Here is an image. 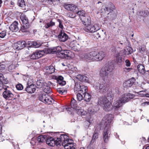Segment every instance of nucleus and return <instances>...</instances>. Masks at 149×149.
I'll return each mask as SVG.
<instances>
[{"label": "nucleus", "instance_id": "1", "mask_svg": "<svg viewBox=\"0 0 149 149\" xmlns=\"http://www.w3.org/2000/svg\"><path fill=\"white\" fill-rule=\"evenodd\" d=\"M81 20L83 24L86 26L84 28V30L87 32L93 33L99 30L100 26L98 24H95L93 25H91V19L88 15H86L84 16L81 17Z\"/></svg>", "mask_w": 149, "mask_h": 149}, {"label": "nucleus", "instance_id": "2", "mask_svg": "<svg viewBox=\"0 0 149 149\" xmlns=\"http://www.w3.org/2000/svg\"><path fill=\"white\" fill-rule=\"evenodd\" d=\"M68 138V136L65 134H61L57 139V142L59 143V146L61 145V143L65 149H75L73 143V141Z\"/></svg>", "mask_w": 149, "mask_h": 149}, {"label": "nucleus", "instance_id": "3", "mask_svg": "<svg viewBox=\"0 0 149 149\" xmlns=\"http://www.w3.org/2000/svg\"><path fill=\"white\" fill-rule=\"evenodd\" d=\"M93 87L97 91L101 93H105L108 91L107 84L103 82H96L94 85Z\"/></svg>", "mask_w": 149, "mask_h": 149}, {"label": "nucleus", "instance_id": "4", "mask_svg": "<svg viewBox=\"0 0 149 149\" xmlns=\"http://www.w3.org/2000/svg\"><path fill=\"white\" fill-rule=\"evenodd\" d=\"M100 75L103 78H106V80L107 82L111 81L113 76V74L109 71H107L104 67L102 68L100 70Z\"/></svg>", "mask_w": 149, "mask_h": 149}, {"label": "nucleus", "instance_id": "5", "mask_svg": "<svg viewBox=\"0 0 149 149\" xmlns=\"http://www.w3.org/2000/svg\"><path fill=\"white\" fill-rule=\"evenodd\" d=\"M110 134V127H105L102 133L103 138L105 142L107 143L108 141Z\"/></svg>", "mask_w": 149, "mask_h": 149}, {"label": "nucleus", "instance_id": "6", "mask_svg": "<svg viewBox=\"0 0 149 149\" xmlns=\"http://www.w3.org/2000/svg\"><path fill=\"white\" fill-rule=\"evenodd\" d=\"M135 97V95L130 93H125L122 95L120 98L123 104L128 102L130 99L133 98Z\"/></svg>", "mask_w": 149, "mask_h": 149}, {"label": "nucleus", "instance_id": "7", "mask_svg": "<svg viewBox=\"0 0 149 149\" xmlns=\"http://www.w3.org/2000/svg\"><path fill=\"white\" fill-rule=\"evenodd\" d=\"M95 51H92L90 52L84 54L83 55V58L87 60L95 61Z\"/></svg>", "mask_w": 149, "mask_h": 149}, {"label": "nucleus", "instance_id": "8", "mask_svg": "<svg viewBox=\"0 0 149 149\" xmlns=\"http://www.w3.org/2000/svg\"><path fill=\"white\" fill-rule=\"evenodd\" d=\"M112 119L113 116L112 114H110L106 115L104 118V120L105 121L104 126L111 127L110 124Z\"/></svg>", "mask_w": 149, "mask_h": 149}, {"label": "nucleus", "instance_id": "9", "mask_svg": "<svg viewBox=\"0 0 149 149\" xmlns=\"http://www.w3.org/2000/svg\"><path fill=\"white\" fill-rule=\"evenodd\" d=\"M123 103L120 98L115 100L113 102V108L116 110H118L122 106Z\"/></svg>", "mask_w": 149, "mask_h": 149}, {"label": "nucleus", "instance_id": "10", "mask_svg": "<svg viewBox=\"0 0 149 149\" xmlns=\"http://www.w3.org/2000/svg\"><path fill=\"white\" fill-rule=\"evenodd\" d=\"M46 141V143L49 146H53L56 145L57 146H58L59 145V142H57V140H54L52 137H48Z\"/></svg>", "mask_w": 149, "mask_h": 149}, {"label": "nucleus", "instance_id": "11", "mask_svg": "<svg viewBox=\"0 0 149 149\" xmlns=\"http://www.w3.org/2000/svg\"><path fill=\"white\" fill-rule=\"evenodd\" d=\"M2 95L3 97L6 100L13 98L14 96L12 92L7 89V88H5V90L3 91Z\"/></svg>", "mask_w": 149, "mask_h": 149}, {"label": "nucleus", "instance_id": "12", "mask_svg": "<svg viewBox=\"0 0 149 149\" xmlns=\"http://www.w3.org/2000/svg\"><path fill=\"white\" fill-rule=\"evenodd\" d=\"M64 7L67 10L70 11L74 13L78 10L77 7L76 5L72 4H65Z\"/></svg>", "mask_w": 149, "mask_h": 149}, {"label": "nucleus", "instance_id": "13", "mask_svg": "<svg viewBox=\"0 0 149 149\" xmlns=\"http://www.w3.org/2000/svg\"><path fill=\"white\" fill-rule=\"evenodd\" d=\"M53 78L56 80L58 84L61 86L65 85L66 84V82L64 80L63 77L60 75H54Z\"/></svg>", "mask_w": 149, "mask_h": 149}, {"label": "nucleus", "instance_id": "14", "mask_svg": "<svg viewBox=\"0 0 149 149\" xmlns=\"http://www.w3.org/2000/svg\"><path fill=\"white\" fill-rule=\"evenodd\" d=\"M52 84V83L49 81L44 83L42 89L45 93H49L51 92V89L50 86Z\"/></svg>", "mask_w": 149, "mask_h": 149}, {"label": "nucleus", "instance_id": "15", "mask_svg": "<svg viewBox=\"0 0 149 149\" xmlns=\"http://www.w3.org/2000/svg\"><path fill=\"white\" fill-rule=\"evenodd\" d=\"M42 52H41L40 50L36 51L29 55V56L30 58L32 59H36L42 57Z\"/></svg>", "mask_w": 149, "mask_h": 149}, {"label": "nucleus", "instance_id": "16", "mask_svg": "<svg viewBox=\"0 0 149 149\" xmlns=\"http://www.w3.org/2000/svg\"><path fill=\"white\" fill-rule=\"evenodd\" d=\"M95 61H98L102 60L105 56L104 52L100 51L97 52L95 51Z\"/></svg>", "mask_w": 149, "mask_h": 149}, {"label": "nucleus", "instance_id": "17", "mask_svg": "<svg viewBox=\"0 0 149 149\" xmlns=\"http://www.w3.org/2000/svg\"><path fill=\"white\" fill-rule=\"evenodd\" d=\"M15 45L16 49L19 50L25 47L26 45V42L24 41H20L15 43Z\"/></svg>", "mask_w": 149, "mask_h": 149}, {"label": "nucleus", "instance_id": "18", "mask_svg": "<svg viewBox=\"0 0 149 149\" xmlns=\"http://www.w3.org/2000/svg\"><path fill=\"white\" fill-rule=\"evenodd\" d=\"M27 85L25 90L28 93H32L35 91L36 88V86L35 85L32 84H30L29 81L28 82Z\"/></svg>", "mask_w": 149, "mask_h": 149}, {"label": "nucleus", "instance_id": "19", "mask_svg": "<svg viewBox=\"0 0 149 149\" xmlns=\"http://www.w3.org/2000/svg\"><path fill=\"white\" fill-rule=\"evenodd\" d=\"M104 68L107 71L111 73V72L114 68L113 62L111 61H108L105 64Z\"/></svg>", "mask_w": 149, "mask_h": 149}, {"label": "nucleus", "instance_id": "20", "mask_svg": "<svg viewBox=\"0 0 149 149\" xmlns=\"http://www.w3.org/2000/svg\"><path fill=\"white\" fill-rule=\"evenodd\" d=\"M59 40L61 42L65 41L68 38V35L63 32L61 31L58 36Z\"/></svg>", "mask_w": 149, "mask_h": 149}, {"label": "nucleus", "instance_id": "21", "mask_svg": "<svg viewBox=\"0 0 149 149\" xmlns=\"http://www.w3.org/2000/svg\"><path fill=\"white\" fill-rule=\"evenodd\" d=\"M121 52H118L117 49H116L115 51V57L116 62L118 64L120 65L122 61V59L120 55H122Z\"/></svg>", "mask_w": 149, "mask_h": 149}, {"label": "nucleus", "instance_id": "22", "mask_svg": "<svg viewBox=\"0 0 149 149\" xmlns=\"http://www.w3.org/2000/svg\"><path fill=\"white\" fill-rule=\"evenodd\" d=\"M135 81V79L133 77L130 80L125 81L123 84L124 86L125 87H130L132 86Z\"/></svg>", "mask_w": 149, "mask_h": 149}, {"label": "nucleus", "instance_id": "23", "mask_svg": "<svg viewBox=\"0 0 149 149\" xmlns=\"http://www.w3.org/2000/svg\"><path fill=\"white\" fill-rule=\"evenodd\" d=\"M18 24V23L16 21L14 22L9 27L10 30L13 32H16L17 31L19 30Z\"/></svg>", "mask_w": 149, "mask_h": 149}, {"label": "nucleus", "instance_id": "24", "mask_svg": "<svg viewBox=\"0 0 149 149\" xmlns=\"http://www.w3.org/2000/svg\"><path fill=\"white\" fill-rule=\"evenodd\" d=\"M109 100L105 97H100L99 98L98 103L102 106H103Z\"/></svg>", "mask_w": 149, "mask_h": 149}, {"label": "nucleus", "instance_id": "25", "mask_svg": "<svg viewBox=\"0 0 149 149\" xmlns=\"http://www.w3.org/2000/svg\"><path fill=\"white\" fill-rule=\"evenodd\" d=\"M76 78L79 81L83 82H87L88 81V78L84 75L78 74Z\"/></svg>", "mask_w": 149, "mask_h": 149}, {"label": "nucleus", "instance_id": "26", "mask_svg": "<svg viewBox=\"0 0 149 149\" xmlns=\"http://www.w3.org/2000/svg\"><path fill=\"white\" fill-rule=\"evenodd\" d=\"M65 58L69 59L73 58L74 53L69 50H65Z\"/></svg>", "mask_w": 149, "mask_h": 149}, {"label": "nucleus", "instance_id": "27", "mask_svg": "<svg viewBox=\"0 0 149 149\" xmlns=\"http://www.w3.org/2000/svg\"><path fill=\"white\" fill-rule=\"evenodd\" d=\"M104 109L106 111H110L112 110L113 108V105L109 101L106 104L103 106Z\"/></svg>", "mask_w": 149, "mask_h": 149}, {"label": "nucleus", "instance_id": "28", "mask_svg": "<svg viewBox=\"0 0 149 149\" xmlns=\"http://www.w3.org/2000/svg\"><path fill=\"white\" fill-rule=\"evenodd\" d=\"M139 86H136V88H135V92L137 93L138 94L140 95L141 97H144L145 95L148 97V96H146L145 93V91H141L140 90H139V88H141Z\"/></svg>", "mask_w": 149, "mask_h": 149}, {"label": "nucleus", "instance_id": "29", "mask_svg": "<svg viewBox=\"0 0 149 149\" xmlns=\"http://www.w3.org/2000/svg\"><path fill=\"white\" fill-rule=\"evenodd\" d=\"M75 110L78 115L81 116L85 115L86 114V111L79 107H78Z\"/></svg>", "mask_w": 149, "mask_h": 149}, {"label": "nucleus", "instance_id": "30", "mask_svg": "<svg viewBox=\"0 0 149 149\" xmlns=\"http://www.w3.org/2000/svg\"><path fill=\"white\" fill-rule=\"evenodd\" d=\"M20 18L22 21L23 24H29L28 19L25 15H22Z\"/></svg>", "mask_w": 149, "mask_h": 149}, {"label": "nucleus", "instance_id": "31", "mask_svg": "<svg viewBox=\"0 0 149 149\" xmlns=\"http://www.w3.org/2000/svg\"><path fill=\"white\" fill-rule=\"evenodd\" d=\"M121 52L122 53V52H125V54L126 55H128L131 54L133 52V50L131 47H126V49H124Z\"/></svg>", "mask_w": 149, "mask_h": 149}, {"label": "nucleus", "instance_id": "32", "mask_svg": "<svg viewBox=\"0 0 149 149\" xmlns=\"http://www.w3.org/2000/svg\"><path fill=\"white\" fill-rule=\"evenodd\" d=\"M55 68L54 66H50L46 68V72L48 74H51L54 72Z\"/></svg>", "mask_w": 149, "mask_h": 149}, {"label": "nucleus", "instance_id": "33", "mask_svg": "<svg viewBox=\"0 0 149 149\" xmlns=\"http://www.w3.org/2000/svg\"><path fill=\"white\" fill-rule=\"evenodd\" d=\"M138 71L141 74H144L145 73L144 66L141 64H139L137 66Z\"/></svg>", "mask_w": 149, "mask_h": 149}, {"label": "nucleus", "instance_id": "34", "mask_svg": "<svg viewBox=\"0 0 149 149\" xmlns=\"http://www.w3.org/2000/svg\"><path fill=\"white\" fill-rule=\"evenodd\" d=\"M40 51L42 52V56L45 55V54H47L52 53L53 54V49H50L48 48H46L43 50H40Z\"/></svg>", "mask_w": 149, "mask_h": 149}, {"label": "nucleus", "instance_id": "35", "mask_svg": "<svg viewBox=\"0 0 149 149\" xmlns=\"http://www.w3.org/2000/svg\"><path fill=\"white\" fill-rule=\"evenodd\" d=\"M85 121V124L87 126H88L92 123L93 119L91 116H90L88 117H86Z\"/></svg>", "mask_w": 149, "mask_h": 149}, {"label": "nucleus", "instance_id": "36", "mask_svg": "<svg viewBox=\"0 0 149 149\" xmlns=\"http://www.w3.org/2000/svg\"><path fill=\"white\" fill-rule=\"evenodd\" d=\"M71 107L73 109L76 110L77 108H78V107L77 103V101L74 98L72 99L70 104Z\"/></svg>", "mask_w": 149, "mask_h": 149}, {"label": "nucleus", "instance_id": "37", "mask_svg": "<svg viewBox=\"0 0 149 149\" xmlns=\"http://www.w3.org/2000/svg\"><path fill=\"white\" fill-rule=\"evenodd\" d=\"M84 100L86 102H89L91 99V95L87 92L84 93Z\"/></svg>", "mask_w": 149, "mask_h": 149}, {"label": "nucleus", "instance_id": "38", "mask_svg": "<svg viewBox=\"0 0 149 149\" xmlns=\"http://www.w3.org/2000/svg\"><path fill=\"white\" fill-rule=\"evenodd\" d=\"M104 31L102 30L101 31H100L99 32H96L94 34V36L96 38L98 39L101 37V36H102L104 34H105L106 32H103Z\"/></svg>", "mask_w": 149, "mask_h": 149}, {"label": "nucleus", "instance_id": "39", "mask_svg": "<svg viewBox=\"0 0 149 149\" xmlns=\"http://www.w3.org/2000/svg\"><path fill=\"white\" fill-rule=\"evenodd\" d=\"M87 87L84 86H81V89L79 90V93H81L82 94L87 92Z\"/></svg>", "mask_w": 149, "mask_h": 149}, {"label": "nucleus", "instance_id": "40", "mask_svg": "<svg viewBox=\"0 0 149 149\" xmlns=\"http://www.w3.org/2000/svg\"><path fill=\"white\" fill-rule=\"evenodd\" d=\"M29 26V24H23L22 26L21 27L20 30L22 32H26Z\"/></svg>", "mask_w": 149, "mask_h": 149}, {"label": "nucleus", "instance_id": "41", "mask_svg": "<svg viewBox=\"0 0 149 149\" xmlns=\"http://www.w3.org/2000/svg\"><path fill=\"white\" fill-rule=\"evenodd\" d=\"M98 133L95 131L92 137V139L91 141V143H94L95 141L98 138Z\"/></svg>", "mask_w": 149, "mask_h": 149}, {"label": "nucleus", "instance_id": "42", "mask_svg": "<svg viewBox=\"0 0 149 149\" xmlns=\"http://www.w3.org/2000/svg\"><path fill=\"white\" fill-rule=\"evenodd\" d=\"M46 137V136L40 135L38 137V141L39 142H43L45 141Z\"/></svg>", "mask_w": 149, "mask_h": 149}, {"label": "nucleus", "instance_id": "43", "mask_svg": "<svg viewBox=\"0 0 149 149\" xmlns=\"http://www.w3.org/2000/svg\"><path fill=\"white\" fill-rule=\"evenodd\" d=\"M47 95H48L45 93L40 94L39 97V100L44 102H45V100L46 99L45 98Z\"/></svg>", "mask_w": 149, "mask_h": 149}, {"label": "nucleus", "instance_id": "44", "mask_svg": "<svg viewBox=\"0 0 149 149\" xmlns=\"http://www.w3.org/2000/svg\"><path fill=\"white\" fill-rule=\"evenodd\" d=\"M55 24V22H53L52 20H51L49 22L47 23L44 27L46 29H48L49 27L53 26Z\"/></svg>", "mask_w": 149, "mask_h": 149}, {"label": "nucleus", "instance_id": "45", "mask_svg": "<svg viewBox=\"0 0 149 149\" xmlns=\"http://www.w3.org/2000/svg\"><path fill=\"white\" fill-rule=\"evenodd\" d=\"M0 81L1 83L5 84L8 83V80L5 79L3 76V75L1 73H0Z\"/></svg>", "mask_w": 149, "mask_h": 149}, {"label": "nucleus", "instance_id": "46", "mask_svg": "<svg viewBox=\"0 0 149 149\" xmlns=\"http://www.w3.org/2000/svg\"><path fill=\"white\" fill-rule=\"evenodd\" d=\"M57 56L60 58H65V50H62L60 52L56 53Z\"/></svg>", "mask_w": 149, "mask_h": 149}, {"label": "nucleus", "instance_id": "47", "mask_svg": "<svg viewBox=\"0 0 149 149\" xmlns=\"http://www.w3.org/2000/svg\"><path fill=\"white\" fill-rule=\"evenodd\" d=\"M139 14L141 16L145 17L149 15V12L147 10H142L139 12Z\"/></svg>", "mask_w": 149, "mask_h": 149}, {"label": "nucleus", "instance_id": "48", "mask_svg": "<svg viewBox=\"0 0 149 149\" xmlns=\"http://www.w3.org/2000/svg\"><path fill=\"white\" fill-rule=\"evenodd\" d=\"M44 82H43V81L41 80H38L36 82V85L38 88H42L43 86V84Z\"/></svg>", "mask_w": 149, "mask_h": 149}, {"label": "nucleus", "instance_id": "49", "mask_svg": "<svg viewBox=\"0 0 149 149\" xmlns=\"http://www.w3.org/2000/svg\"><path fill=\"white\" fill-rule=\"evenodd\" d=\"M81 86L78 83H76L74 87V91L75 92H79V90L81 89Z\"/></svg>", "mask_w": 149, "mask_h": 149}, {"label": "nucleus", "instance_id": "50", "mask_svg": "<svg viewBox=\"0 0 149 149\" xmlns=\"http://www.w3.org/2000/svg\"><path fill=\"white\" fill-rule=\"evenodd\" d=\"M47 96L48 97V99L45 103H47L49 104H51L53 103V102H54V100L48 95H47Z\"/></svg>", "mask_w": 149, "mask_h": 149}, {"label": "nucleus", "instance_id": "51", "mask_svg": "<svg viewBox=\"0 0 149 149\" xmlns=\"http://www.w3.org/2000/svg\"><path fill=\"white\" fill-rule=\"evenodd\" d=\"M18 4L19 6L21 7H23L25 6L24 0H19Z\"/></svg>", "mask_w": 149, "mask_h": 149}, {"label": "nucleus", "instance_id": "52", "mask_svg": "<svg viewBox=\"0 0 149 149\" xmlns=\"http://www.w3.org/2000/svg\"><path fill=\"white\" fill-rule=\"evenodd\" d=\"M75 13H76L78 15H79L80 16V17L82 16H84V15H87V14H85L84 11L83 10H78L77 11V12H75Z\"/></svg>", "mask_w": 149, "mask_h": 149}, {"label": "nucleus", "instance_id": "53", "mask_svg": "<svg viewBox=\"0 0 149 149\" xmlns=\"http://www.w3.org/2000/svg\"><path fill=\"white\" fill-rule=\"evenodd\" d=\"M62 50L61 47L59 46H58L53 49V52H56V53L60 52Z\"/></svg>", "mask_w": 149, "mask_h": 149}, {"label": "nucleus", "instance_id": "54", "mask_svg": "<svg viewBox=\"0 0 149 149\" xmlns=\"http://www.w3.org/2000/svg\"><path fill=\"white\" fill-rule=\"evenodd\" d=\"M75 46L72 45V49L74 51H79L80 50V46L78 43H76Z\"/></svg>", "mask_w": 149, "mask_h": 149}, {"label": "nucleus", "instance_id": "55", "mask_svg": "<svg viewBox=\"0 0 149 149\" xmlns=\"http://www.w3.org/2000/svg\"><path fill=\"white\" fill-rule=\"evenodd\" d=\"M41 45V44L38 41L33 42V46L36 48H38Z\"/></svg>", "mask_w": 149, "mask_h": 149}, {"label": "nucleus", "instance_id": "56", "mask_svg": "<svg viewBox=\"0 0 149 149\" xmlns=\"http://www.w3.org/2000/svg\"><path fill=\"white\" fill-rule=\"evenodd\" d=\"M128 40L127 38H125L123 40L119 41L121 45H123L124 46H125L127 45V42Z\"/></svg>", "mask_w": 149, "mask_h": 149}, {"label": "nucleus", "instance_id": "57", "mask_svg": "<svg viewBox=\"0 0 149 149\" xmlns=\"http://www.w3.org/2000/svg\"><path fill=\"white\" fill-rule=\"evenodd\" d=\"M82 93L79 92V93H77V99L79 101H80L81 100H82L83 99V97L82 96Z\"/></svg>", "mask_w": 149, "mask_h": 149}, {"label": "nucleus", "instance_id": "58", "mask_svg": "<svg viewBox=\"0 0 149 149\" xmlns=\"http://www.w3.org/2000/svg\"><path fill=\"white\" fill-rule=\"evenodd\" d=\"M16 66L13 64L10 65L8 67V69L9 71L11 72L12 70L15 68Z\"/></svg>", "mask_w": 149, "mask_h": 149}, {"label": "nucleus", "instance_id": "59", "mask_svg": "<svg viewBox=\"0 0 149 149\" xmlns=\"http://www.w3.org/2000/svg\"><path fill=\"white\" fill-rule=\"evenodd\" d=\"M6 32L5 31H2L0 33V38H4L6 35Z\"/></svg>", "mask_w": 149, "mask_h": 149}, {"label": "nucleus", "instance_id": "60", "mask_svg": "<svg viewBox=\"0 0 149 149\" xmlns=\"http://www.w3.org/2000/svg\"><path fill=\"white\" fill-rule=\"evenodd\" d=\"M2 83H0V91L5 90V88H7L6 86L4 85Z\"/></svg>", "mask_w": 149, "mask_h": 149}, {"label": "nucleus", "instance_id": "61", "mask_svg": "<svg viewBox=\"0 0 149 149\" xmlns=\"http://www.w3.org/2000/svg\"><path fill=\"white\" fill-rule=\"evenodd\" d=\"M16 88L18 90H21L23 89V86L21 84H18L16 86Z\"/></svg>", "mask_w": 149, "mask_h": 149}, {"label": "nucleus", "instance_id": "62", "mask_svg": "<svg viewBox=\"0 0 149 149\" xmlns=\"http://www.w3.org/2000/svg\"><path fill=\"white\" fill-rule=\"evenodd\" d=\"M111 6L110 7H109V11H110V12H111V11H113L114 9H115V7L112 4V3L110 4Z\"/></svg>", "mask_w": 149, "mask_h": 149}, {"label": "nucleus", "instance_id": "63", "mask_svg": "<svg viewBox=\"0 0 149 149\" xmlns=\"http://www.w3.org/2000/svg\"><path fill=\"white\" fill-rule=\"evenodd\" d=\"M125 65L126 66L129 67L130 66L131 63L129 60L127 59L125 61Z\"/></svg>", "mask_w": 149, "mask_h": 149}, {"label": "nucleus", "instance_id": "64", "mask_svg": "<svg viewBox=\"0 0 149 149\" xmlns=\"http://www.w3.org/2000/svg\"><path fill=\"white\" fill-rule=\"evenodd\" d=\"M5 66L4 65L0 63V71L1 72L2 70L5 69Z\"/></svg>", "mask_w": 149, "mask_h": 149}]
</instances>
